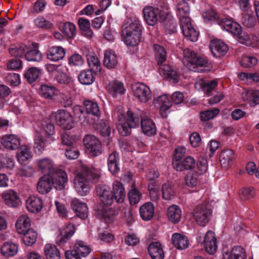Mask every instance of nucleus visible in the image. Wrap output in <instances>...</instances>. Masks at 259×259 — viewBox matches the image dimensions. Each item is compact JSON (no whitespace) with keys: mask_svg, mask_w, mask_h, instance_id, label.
<instances>
[{"mask_svg":"<svg viewBox=\"0 0 259 259\" xmlns=\"http://www.w3.org/2000/svg\"><path fill=\"white\" fill-rule=\"evenodd\" d=\"M119 118L118 130L121 134L125 136L131 132L132 128H135L141 122L143 133L147 136H152L156 133V126L154 122L148 117H142L138 114H135L131 111H127V118L125 119L121 113H117Z\"/></svg>","mask_w":259,"mask_h":259,"instance_id":"obj_1","label":"nucleus"},{"mask_svg":"<svg viewBox=\"0 0 259 259\" xmlns=\"http://www.w3.org/2000/svg\"><path fill=\"white\" fill-rule=\"evenodd\" d=\"M144 20L150 26L154 25L157 21H164L166 29L169 33H174L176 31L177 23L175 19H169V11L167 7L154 8L146 6L142 11Z\"/></svg>","mask_w":259,"mask_h":259,"instance_id":"obj_2","label":"nucleus"},{"mask_svg":"<svg viewBox=\"0 0 259 259\" xmlns=\"http://www.w3.org/2000/svg\"><path fill=\"white\" fill-rule=\"evenodd\" d=\"M177 15L180 21V26L185 38L191 41L197 40L199 33L192 26L189 17L190 7L185 0H179Z\"/></svg>","mask_w":259,"mask_h":259,"instance_id":"obj_3","label":"nucleus"},{"mask_svg":"<svg viewBox=\"0 0 259 259\" xmlns=\"http://www.w3.org/2000/svg\"><path fill=\"white\" fill-rule=\"evenodd\" d=\"M99 171L92 167L82 165L81 169L75 177L74 187L81 196L87 195L92 187V181L99 178Z\"/></svg>","mask_w":259,"mask_h":259,"instance_id":"obj_4","label":"nucleus"},{"mask_svg":"<svg viewBox=\"0 0 259 259\" xmlns=\"http://www.w3.org/2000/svg\"><path fill=\"white\" fill-rule=\"evenodd\" d=\"M123 40L127 46H136L141 41L142 26L140 20L136 17L127 18L123 25Z\"/></svg>","mask_w":259,"mask_h":259,"instance_id":"obj_5","label":"nucleus"},{"mask_svg":"<svg viewBox=\"0 0 259 259\" xmlns=\"http://www.w3.org/2000/svg\"><path fill=\"white\" fill-rule=\"evenodd\" d=\"M67 181V176L64 170H57L53 175H44L39 179L37 189L41 194L49 192L54 186L58 190H62Z\"/></svg>","mask_w":259,"mask_h":259,"instance_id":"obj_6","label":"nucleus"},{"mask_svg":"<svg viewBox=\"0 0 259 259\" xmlns=\"http://www.w3.org/2000/svg\"><path fill=\"white\" fill-rule=\"evenodd\" d=\"M153 48L157 63L160 65L159 68L160 74L166 79L172 80L175 82H178L179 75L176 70L169 65L162 64L166 60V52L164 48L157 44H155Z\"/></svg>","mask_w":259,"mask_h":259,"instance_id":"obj_7","label":"nucleus"},{"mask_svg":"<svg viewBox=\"0 0 259 259\" xmlns=\"http://www.w3.org/2000/svg\"><path fill=\"white\" fill-rule=\"evenodd\" d=\"M132 89L134 96L141 102L146 103L151 99V91L150 88L144 83H135L132 85Z\"/></svg>","mask_w":259,"mask_h":259,"instance_id":"obj_8","label":"nucleus"},{"mask_svg":"<svg viewBox=\"0 0 259 259\" xmlns=\"http://www.w3.org/2000/svg\"><path fill=\"white\" fill-rule=\"evenodd\" d=\"M211 210L205 204L197 206L194 210L193 218L200 226H205L209 221Z\"/></svg>","mask_w":259,"mask_h":259,"instance_id":"obj_9","label":"nucleus"},{"mask_svg":"<svg viewBox=\"0 0 259 259\" xmlns=\"http://www.w3.org/2000/svg\"><path fill=\"white\" fill-rule=\"evenodd\" d=\"M84 146L94 156H98L102 153L100 142L93 135H87L83 139Z\"/></svg>","mask_w":259,"mask_h":259,"instance_id":"obj_10","label":"nucleus"},{"mask_svg":"<svg viewBox=\"0 0 259 259\" xmlns=\"http://www.w3.org/2000/svg\"><path fill=\"white\" fill-rule=\"evenodd\" d=\"M155 107L158 108L163 117H166L172 103L167 95H162L154 99L153 101Z\"/></svg>","mask_w":259,"mask_h":259,"instance_id":"obj_11","label":"nucleus"},{"mask_svg":"<svg viewBox=\"0 0 259 259\" xmlns=\"http://www.w3.org/2000/svg\"><path fill=\"white\" fill-rule=\"evenodd\" d=\"M55 117L57 122L62 128L69 130L74 126L72 116L68 112L59 110L56 112Z\"/></svg>","mask_w":259,"mask_h":259,"instance_id":"obj_12","label":"nucleus"},{"mask_svg":"<svg viewBox=\"0 0 259 259\" xmlns=\"http://www.w3.org/2000/svg\"><path fill=\"white\" fill-rule=\"evenodd\" d=\"M40 128V135L44 136L48 139V141L53 142L55 139L53 135L55 134V127L51 120L49 118L43 119L38 123Z\"/></svg>","mask_w":259,"mask_h":259,"instance_id":"obj_13","label":"nucleus"},{"mask_svg":"<svg viewBox=\"0 0 259 259\" xmlns=\"http://www.w3.org/2000/svg\"><path fill=\"white\" fill-rule=\"evenodd\" d=\"M97 193L102 204L110 206L113 202V195L110 188L105 185H98Z\"/></svg>","mask_w":259,"mask_h":259,"instance_id":"obj_14","label":"nucleus"},{"mask_svg":"<svg viewBox=\"0 0 259 259\" xmlns=\"http://www.w3.org/2000/svg\"><path fill=\"white\" fill-rule=\"evenodd\" d=\"M36 164L39 170L42 173L48 174V175H53L57 170H62L56 168L53 161L48 157L37 159Z\"/></svg>","mask_w":259,"mask_h":259,"instance_id":"obj_15","label":"nucleus"},{"mask_svg":"<svg viewBox=\"0 0 259 259\" xmlns=\"http://www.w3.org/2000/svg\"><path fill=\"white\" fill-rule=\"evenodd\" d=\"M210 49L215 57L225 55L228 51V47L221 40H213L210 44Z\"/></svg>","mask_w":259,"mask_h":259,"instance_id":"obj_16","label":"nucleus"},{"mask_svg":"<svg viewBox=\"0 0 259 259\" xmlns=\"http://www.w3.org/2000/svg\"><path fill=\"white\" fill-rule=\"evenodd\" d=\"M203 241L206 250L210 254H214L218 247L214 233L211 231H208L205 234Z\"/></svg>","mask_w":259,"mask_h":259,"instance_id":"obj_17","label":"nucleus"},{"mask_svg":"<svg viewBox=\"0 0 259 259\" xmlns=\"http://www.w3.org/2000/svg\"><path fill=\"white\" fill-rule=\"evenodd\" d=\"M98 215L101 216L106 223L112 221L114 216L116 214L115 209L107 205H100L96 209Z\"/></svg>","mask_w":259,"mask_h":259,"instance_id":"obj_18","label":"nucleus"},{"mask_svg":"<svg viewBox=\"0 0 259 259\" xmlns=\"http://www.w3.org/2000/svg\"><path fill=\"white\" fill-rule=\"evenodd\" d=\"M26 205L28 210L33 213L38 212L42 208L41 199L34 195L29 196L26 201Z\"/></svg>","mask_w":259,"mask_h":259,"instance_id":"obj_19","label":"nucleus"},{"mask_svg":"<svg viewBox=\"0 0 259 259\" xmlns=\"http://www.w3.org/2000/svg\"><path fill=\"white\" fill-rule=\"evenodd\" d=\"M73 210L77 216L82 219H86L88 216V208L87 204L79 200L73 199L72 202Z\"/></svg>","mask_w":259,"mask_h":259,"instance_id":"obj_20","label":"nucleus"},{"mask_svg":"<svg viewBox=\"0 0 259 259\" xmlns=\"http://www.w3.org/2000/svg\"><path fill=\"white\" fill-rule=\"evenodd\" d=\"M1 143L4 146L10 150H15L19 147L20 139L15 135H9L3 136L1 139Z\"/></svg>","mask_w":259,"mask_h":259,"instance_id":"obj_21","label":"nucleus"},{"mask_svg":"<svg viewBox=\"0 0 259 259\" xmlns=\"http://www.w3.org/2000/svg\"><path fill=\"white\" fill-rule=\"evenodd\" d=\"M148 252L152 259H163L164 257L162 244L159 242H154L150 244Z\"/></svg>","mask_w":259,"mask_h":259,"instance_id":"obj_22","label":"nucleus"},{"mask_svg":"<svg viewBox=\"0 0 259 259\" xmlns=\"http://www.w3.org/2000/svg\"><path fill=\"white\" fill-rule=\"evenodd\" d=\"M171 240L174 246L179 249H185L189 245L188 238L182 234L174 233L171 236Z\"/></svg>","mask_w":259,"mask_h":259,"instance_id":"obj_23","label":"nucleus"},{"mask_svg":"<svg viewBox=\"0 0 259 259\" xmlns=\"http://www.w3.org/2000/svg\"><path fill=\"white\" fill-rule=\"evenodd\" d=\"M75 228L72 224H68L60 231V235L57 237V242L62 245L66 243L74 234Z\"/></svg>","mask_w":259,"mask_h":259,"instance_id":"obj_24","label":"nucleus"},{"mask_svg":"<svg viewBox=\"0 0 259 259\" xmlns=\"http://www.w3.org/2000/svg\"><path fill=\"white\" fill-rule=\"evenodd\" d=\"M172 165L177 171H183L184 169H193L195 165V159L191 156H187L178 163L172 162Z\"/></svg>","mask_w":259,"mask_h":259,"instance_id":"obj_25","label":"nucleus"},{"mask_svg":"<svg viewBox=\"0 0 259 259\" xmlns=\"http://www.w3.org/2000/svg\"><path fill=\"white\" fill-rule=\"evenodd\" d=\"M241 98L248 102L251 106L254 107L259 104V90H251L243 92Z\"/></svg>","mask_w":259,"mask_h":259,"instance_id":"obj_26","label":"nucleus"},{"mask_svg":"<svg viewBox=\"0 0 259 259\" xmlns=\"http://www.w3.org/2000/svg\"><path fill=\"white\" fill-rule=\"evenodd\" d=\"M118 64V58L114 51L107 50L104 53L103 64L108 69L114 68Z\"/></svg>","mask_w":259,"mask_h":259,"instance_id":"obj_27","label":"nucleus"},{"mask_svg":"<svg viewBox=\"0 0 259 259\" xmlns=\"http://www.w3.org/2000/svg\"><path fill=\"white\" fill-rule=\"evenodd\" d=\"M218 85V81L216 79L211 81H205L200 80L195 83V88L198 90H201L207 96H210V93Z\"/></svg>","mask_w":259,"mask_h":259,"instance_id":"obj_28","label":"nucleus"},{"mask_svg":"<svg viewBox=\"0 0 259 259\" xmlns=\"http://www.w3.org/2000/svg\"><path fill=\"white\" fill-rule=\"evenodd\" d=\"M32 158V154L30 148L24 145L21 146L17 153V159L18 162L23 164L27 161L30 160Z\"/></svg>","mask_w":259,"mask_h":259,"instance_id":"obj_29","label":"nucleus"},{"mask_svg":"<svg viewBox=\"0 0 259 259\" xmlns=\"http://www.w3.org/2000/svg\"><path fill=\"white\" fill-rule=\"evenodd\" d=\"M39 93L46 99L55 100L56 99L59 91L54 87L42 84L39 88Z\"/></svg>","mask_w":259,"mask_h":259,"instance_id":"obj_30","label":"nucleus"},{"mask_svg":"<svg viewBox=\"0 0 259 259\" xmlns=\"http://www.w3.org/2000/svg\"><path fill=\"white\" fill-rule=\"evenodd\" d=\"M235 159V154L231 149L223 150L220 154V161L223 168H227Z\"/></svg>","mask_w":259,"mask_h":259,"instance_id":"obj_31","label":"nucleus"},{"mask_svg":"<svg viewBox=\"0 0 259 259\" xmlns=\"http://www.w3.org/2000/svg\"><path fill=\"white\" fill-rule=\"evenodd\" d=\"M65 52L61 47H52L47 52L48 59L52 61L57 62L63 59Z\"/></svg>","mask_w":259,"mask_h":259,"instance_id":"obj_32","label":"nucleus"},{"mask_svg":"<svg viewBox=\"0 0 259 259\" xmlns=\"http://www.w3.org/2000/svg\"><path fill=\"white\" fill-rule=\"evenodd\" d=\"M107 90L109 94L113 97L122 95L125 91L123 83L118 81L110 82L107 87Z\"/></svg>","mask_w":259,"mask_h":259,"instance_id":"obj_33","label":"nucleus"},{"mask_svg":"<svg viewBox=\"0 0 259 259\" xmlns=\"http://www.w3.org/2000/svg\"><path fill=\"white\" fill-rule=\"evenodd\" d=\"M16 229L17 232L20 234H22L28 231L30 229V220L29 218L26 215H21L17 220L16 223Z\"/></svg>","mask_w":259,"mask_h":259,"instance_id":"obj_34","label":"nucleus"},{"mask_svg":"<svg viewBox=\"0 0 259 259\" xmlns=\"http://www.w3.org/2000/svg\"><path fill=\"white\" fill-rule=\"evenodd\" d=\"M154 207L152 203L147 202L141 206L140 214L142 219L146 221L150 220L154 215Z\"/></svg>","mask_w":259,"mask_h":259,"instance_id":"obj_35","label":"nucleus"},{"mask_svg":"<svg viewBox=\"0 0 259 259\" xmlns=\"http://www.w3.org/2000/svg\"><path fill=\"white\" fill-rule=\"evenodd\" d=\"M167 215L169 220L172 223L179 222L182 216L181 209L177 205H172L168 207Z\"/></svg>","mask_w":259,"mask_h":259,"instance_id":"obj_36","label":"nucleus"},{"mask_svg":"<svg viewBox=\"0 0 259 259\" xmlns=\"http://www.w3.org/2000/svg\"><path fill=\"white\" fill-rule=\"evenodd\" d=\"M119 160L118 154L116 151L113 152L108 157V169L113 174H117L119 170Z\"/></svg>","mask_w":259,"mask_h":259,"instance_id":"obj_37","label":"nucleus"},{"mask_svg":"<svg viewBox=\"0 0 259 259\" xmlns=\"http://www.w3.org/2000/svg\"><path fill=\"white\" fill-rule=\"evenodd\" d=\"M3 198L6 204L11 207H16L19 203V198L16 193L12 190H8L3 194Z\"/></svg>","mask_w":259,"mask_h":259,"instance_id":"obj_38","label":"nucleus"},{"mask_svg":"<svg viewBox=\"0 0 259 259\" xmlns=\"http://www.w3.org/2000/svg\"><path fill=\"white\" fill-rule=\"evenodd\" d=\"M91 250V248L85 242L78 240L74 244L72 251L82 257H85L90 254Z\"/></svg>","mask_w":259,"mask_h":259,"instance_id":"obj_39","label":"nucleus"},{"mask_svg":"<svg viewBox=\"0 0 259 259\" xmlns=\"http://www.w3.org/2000/svg\"><path fill=\"white\" fill-rule=\"evenodd\" d=\"M113 192L115 200L118 203H122L125 198V192L122 184L116 181L113 184Z\"/></svg>","mask_w":259,"mask_h":259,"instance_id":"obj_40","label":"nucleus"},{"mask_svg":"<svg viewBox=\"0 0 259 259\" xmlns=\"http://www.w3.org/2000/svg\"><path fill=\"white\" fill-rule=\"evenodd\" d=\"M18 252V247L12 242H5L1 246V254L6 258L15 255Z\"/></svg>","mask_w":259,"mask_h":259,"instance_id":"obj_41","label":"nucleus"},{"mask_svg":"<svg viewBox=\"0 0 259 259\" xmlns=\"http://www.w3.org/2000/svg\"><path fill=\"white\" fill-rule=\"evenodd\" d=\"M183 55L184 59L183 62L185 65L190 70L197 71L198 70L194 69V67H192L197 55L189 49L184 50Z\"/></svg>","mask_w":259,"mask_h":259,"instance_id":"obj_42","label":"nucleus"},{"mask_svg":"<svg viewBox=\"0 0 259 259\" xmlns=\"http://www.w3.org/2000/svg\"><path fill=\"white\" fill-rule=\"evenodd\" d=\"M83 105L88 114H92L99 119L101 112L97 103L91 100H85L83 102Z\"/></svg>","mask_w":259,"mask_h":259,"instance_id":"obj_43","label":"nucleus"},{"mask_svg":"<svg viewBox=\"0 0 259 259\" xmlns=\"http://www.w3.org/2000/svg\"><path fill=\"white\" fill-rule=\"evenodd\" d=\"M51 142L48 141V139L43 138L42 135L37 133L34 138V149L36 153L41 154L44 150L46 146Z\"/></svg>","mask_w":259,"mask_h":259,"instance_id":"obj_44","label":"nucleus"},{"mask_svg":"<svg viewBox=\"0 0 259 259\" xmlns=\"http://www.w3.org/2000/svg\"><path fill=\"white\" fill-rule=\"evenodd\" d=\"M44 252L46 259H60V251L54 244H46L44 247Z\"/></svg>","mask_w":259,"mask_h":259,"instance_id":"obj_45","label":"nucleus"},{"mask_svg":"<svg viewBox=\"0 0 259 259\" xmlns=\"http://www.w3.org/2000/svg\"><path fill=\"white\" fill-rule=\"evenodd\" d=\"M40 68L32 67L28 68L24 73V77L27 81L31 83L36 81L41 74Z\"/></svg>","mask_w":259,"mask_h":259,"instance_id":"obj_46","label":"nucleus"},{"mask_svg":"<svg viewBox=\"0 0 259 259\" xmlns=\"http://www.w3.org/2000/svg\"><path fill=\"white\" fill-rule=\"evenodd\" d=\"M93 72V71L90 70L81 71L78 76V79L80 83L84 85H90L92 84L95 81V76Z\"/></svg>","mask_w":259,"mask_h":259,"instance_id":"obj_47","label":"nucleus"},{"mask_svg":"<svg viewBox=\"0 0 259 259\" xmlns=\"http://www.w3.org/2000/svg\"><path fill=\"white\" fill-rule=\"evenodd\" d=\"M78 24L84 35L89 37L93 36L94 33L91 29V23L88 19L80 18L78 20Z\"/></svg>","mask_w":259,"mask_h":259,"instance_id":"obj_48","label":"nucleus"},{"mask_svg":"<svg viewBox=\"0 0 259 259\" xmlns=\"http://www.w3.org/2000/svg\"><path fill=\"white\" fill-rule=\"evenodd\" d=\"M60 30L67 37L71 38L76 35V27L71 22L62 23L59 26Z\"/></svg>","mask_w":259,"mask_h":259,"instance_id":"obj_49","label":"nucleus"},{"mask_svg":"<svg viewBox=\"0 0 259 259\" xmlns=\"http://www.w3.org/2000/svg\"><path fill=\"white\" fill-rule=\"evenodd\" d=\"M27 50V47L24 44L13 45L9 49V52L12 56L22 57Z\"/></svg>","mask_w":259,"mask_h":259,"instance_id":"obj_50","label":"nucleus"},{"mask_svg":"<svg viewBox=\"0 0 259 259\" xmlns=\"http://www.w3.org/2000/svg\"><path fill=\"white\" fill-rule=\"evenodd\" d=\"M87 61L88 65L90 68V70L93 71L95 74H98L101 72V63L97 56L90 55L88 56Z\"/></svg>","mask_w":259,"mask_h":259,"instance_id":"obj_51","label":"nucleus"},{"mask_svg":"<svg viewBox=\"0 0 259 259\" xmlns=\"http://www.w3.org/2000/svg\"><path fill=\"white\" fill-rule=\"evenodd\" d=\"M229 259H246V254L244 249L239 246H235L231 251L228 253Z\"/></svg>","mask_w":259,"mask_h":259,"instance_id":"obj_52","label":"nucleus"},{"mask_svg":"<svg viewBox=\"0 0 259 259\" xmlns=\"http://www.w3.org/2000/svg\"><path fill=\"white\" fill-rule=\"evenodd\" d=\"M208 65V62L207 59L197 55L192 67H194V69L198 70L197 71H193L194 72H203L205 70L203 67H207Z\"/></svg>","mask_w":259,"mask_h":259,"instance_id":"obj_53","label":"nucleus"},{"mask_svg":"<svg viewBox=\"0 0 259 259\" xmlns=\"http://www.w3.org/2000/svg\"><path fill=\"white\" fill-rule=\"evenodd\" d=\"M57 81L63 84H72L73 80L68 74L63 71L61 69L59 72L55 75Z\"/></svg>","mask_w":259,"mask_h":259,"instance_id":"obj_54","label":"nucleus"},{"mask_svg":"<svg viewBox=\"0 0 259 259\" xmlns=\"http://www.w3.org/2000/svg\"><path fill=\"white\" fill-rule=\"evenodd\" d=\"M23 234L22 240L25 244L31 245L35 242L37 234L33 230L30 229Z\"/></svg>","mask_w":259,"mask_h":259,"instance_id":"obj_55","label":"nucleus"},{"mask_svg":"<svg viewBox=\"0 0 259 259\" xmlns=\"http://www.w3.org/2000/svg\"><path fill=\"white\" fill-rule=\"evenodd\" d=\"M25 53V58L28 61L40 62L42 60V54L37 49L27 50Z\"/></svg>","mask_w":259,"mask_h":259,"instance_id":"obj_56","label":"nucleus"},{"mask_svg":"<svg viewBox=\"0 0 259 259\" xmlns=\"http://www.w3.org/2000/svg\"><path fill=\"white\" fill-rule=\"evenodd\" d=\"M128 197L131 204L134 205L138 203L141 199V193L134 186L130 190Z\"/></svg>","mask_w":259,"mask_h":259,"instance_id":"obj_57","label":"nucleus"},{"mask_svg":"<svg viewBox=\"0 0 259 259\" xmlns=\"http://www.w3.org/2000/svg\"><path fill=\"white\" fill-rule=\"evenodd\" d=\"M34 25L39 28H42L46 29H50L52 27V23L47 20L43 16H38L34 19Z\"/></svg>","mask_w":259,"mask_h":259,"instance_id":"obj_58","label":"nucleus"},{"mask_svg":"<svg viewBox=\"0 0 259 259\" xmlns=\"http://www.w3.org/2000/svg\"><path fill=\"white\" fill-rule=\"evenodd\" d=\"M185 184L189 187H195L199 185V176L196 174L189 173L185 178Z\"/></svg>","mask_w":259,"mask_h":259,"instance_id":"obj_59","label":"nucleus"},{"mask_svg":"<svg viewBox=\"0 0 259 259\" xmlns=\"http://www.w3.org/2000/svg\"><path fill=\"white\" fill-rule=\"evenodd\" d=\"M220 112V109L217 108L211 110H206L201 112L200 118L202 121H207L214 118Z\"/></svg>","mask_w":259,"mask_h":259,"instance_id":"obj_60","label":"nucleus"},{"mask_svg":"<svg viewBox=\"0 0 259 259\" xmlns=\"http://www.w3.org/2000/svg\"><path fill=\"white\" fill-rule=\"evenodd\" d=\"M202 18L205 23H209L215 20L218 22L219 19L218 14L213 10H209L204 12L202 14Z\"/></svg>","mask_w":259,"mask_h":259,"instance_id":"obj_61","label":"nucleus"},{"mask_svg":"<svg viewBox=\"0 0 259 259\" xmlns=\"http://www.w3.org/2000/svg\"><path fill=\"white\" fill-rule=\"evenodd\" d=\"M6 81L11 85L16 87L21 82L20 75L15 73H9L6 77Z\"/></svg>","mask_w":259,"mask_h":259,"instance_id":"obj_62","label":"nucleus"},{"mask_svg":"<svg viewBox=\"0 0 259 259\" xmlns=\"http://www.w3.org/2000/svg\"><path fill=\"white\" fill-rule=\"evenodd\" d=\"M257 60L253 56H243L241 61V65L244 67H250L256 65Z\"/></svg>","mask_w":259,"mask_h":259,"instance_id":"obj_63","label":"nucleus"},{"mask_svg":"<svg viewBox=\"0 0 259 259\" xmlns=\"http://www.w3.org/2000/svg\"><path fill=\"white\" fill-rule=\"evenodd\" d=\"M197 172L202 175L205 173L208 168L207 161L206 159L203 157H199L196 163Z\"/></svg>","mask_w":259,"mask_h":259,"instance_id":"obj_64","label":"nucleus"}]
</instances>
